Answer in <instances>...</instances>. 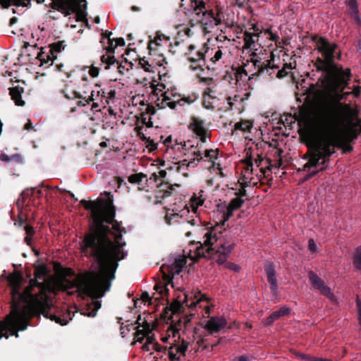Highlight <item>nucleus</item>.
I'll list each match as a JSON object with an SVG mask.
<instances>
[{"instance_id":"49","label":"nucleus","mask_w":361,"mask_h":361,"mask_svg":"<svg viewBox=\"0 0 361 361\" xmlns=\"http://www.w3.org/2000/svg\"><path fill=\"white\" fill-rule=\"evenodd\" d=\"M134 336L136 341L141 343L144 341L145 337H146V333L143 330H140L137 327Z\"/></svg>"},{"instance_id":"6","label":"nucleus","mask_w":361,"mask_h":361,"mask_svg":"<svg viewBox=\"0 0 361 361\" xmlns=\"http://www.w3.org/2000/svg\"><path fill=\"white\" fill-rule=\"evenodd\" d=\"M271 42L267 41V44H264L259 47L260 51L255 53L254 57L251 60V66L254 67V71L248 68L250 66L249 61L233 64L231 71L227 72V75L231 80H235L236 82H245L250 80L252 77L267 76L269 75V71L271 68Z\"/></svg>"},{"instance_id":"5","label":"nucleus","mask_w":361,"mask_h":361,"mask_svg":"<svg viewBox=\"0 0 361 361\" xmlns=\"http://www.w3.org/2000/svg\"><path fill=\"white\" fill-rule=\"evenodd\" d=\"M219 228H221V226L216 225L212 230L206 229L207 232L204 234V241L203 243L198 242L200 246L196 249V254L199 257L211 258L219 265L225 264L226 267L238 272L240 270L238 265L231 262L226 263L227 259L234 249L235 244L220 242L215 247H213V245L220 239L219 235L221 234V231L219 232L218 235L217 229Z\"/></svg>"},{"instance_id":"27","label":"nucleus","mask_w":361,"mask_h":361,"mask_svg":"<svg viewBox=\"0 0 361 361\" xmlns=\"http://www.w3.org/2000/svg\"><path fill=\"white\" fill-rule=\"evenodd\" d=\"M63 93L64 94V97L68 99H75V98H78V99H82L84 100H85V102L87 103V104H90L91 102H94L95 98V94H94V91L92 90V92H91V95L89 96L88 97H83L79 92H76V91H73L72 92V96H70L67 94L65 93V90H63Z\"/></svg>"},{"instance_id":"40","label":"nucleus","mask_w":361,"mask_h":361,"mask_svg":"<svg viewBox=\"0 0 361 361\" xmlns=\"http://www.w3.org/2000/svg\"><path fill=\"white\" fill-rule=\"evenodd\" d=\"M212 92V89L208 87L205 90L204 92V100H203V106L207 109H213L214 106L212 104V103L209 101H207L206 99V96H208L209 97L212 98V96L211 95V92Z\"/></svg>"},{"instance_id":"36","label":"nucleus","mask_w":361,"mask_h":361,"mask_svg":"<svg viewBox=\"0 0 361 361\" xmlns=\"http://www.w3.org/2000/svg\"><path fill=\"white\" fill-rule=\"evenodd\" d=\"M180 219H182V216H180L177 213H173L171 214H167L165 216V221L169 225H172L174 223H178L179 222Z\"/></svg>"},{"instance_id":"53","label":"nucleus","mask_w":361,"mask_h":361,"mask_svg":"<svg viewBox=\"0 0 361 361\" xmlns=\"http://www.w3.org/2000/svg\"><path fill=\"white\" fill-rule=\"evenodd\" d=\"M281 121L285 126H288L293 123H295V119L291 115H284L281 118Z\"/></svg>"},{"instance_id":"63","label":"nucleus","mask_w":361,"mask_h":361,"mask_svg":"<svg viewBox=\"0 0 361 361\" xmlns=\"http://www.w3.org/2000/svg\"><path fill=\"white\" fill-rule=\"evenodd\" d=\"M139 63L145 69V71H150L149 67L151 65H149V62L145 59H140Z\"/></svg>"},{"instance_id":"23","label":"nucleus","mask_w":361,"mask_h":361,"mask_svg":"<svg viewBox=\"0 0 361 361\" xmlns=\"http://www.w3.org/2000/svg\"><path fill=\"white\" fill-rule=\"evenodd\" d=\"M125 45V41L123 38H116L113 39H109V45L105 48L106 54L104 55H114L115 49L118 47H122Z\"/></svg>"},{"instance_id":"60","label":"nucleus","mask_w":361,"mask_h":361,"mask_svg":"<svg viewBox=\"0 0 361 361\" xmlns=\"http://www.w3.org/2000/svg\"><path fill=\"white\" fill-rule=\"evenodd\" d=\"M157 112L155 107L153 105L149 104L146 106L145 111L143 113L146 114H149L150 116L154 115Z\"/></svg>"},{"instance_id":"25","label":"nucleus","mask_w":361,"mask_h":361,"mask_svg":"<svg viewBox=\"0 0 361 361\" xmlns=\"http://www.w3.org/2000/svg\"><path fill=\"white\" fill-rule=\"evenodd\" d=\"M29 308V310H30V314L32 315V316H37V317H39L41 314L44 315L46 318H49L51 321H54L57 324H59L61 325H66L67 323H68V321L65 319H61L60 317L57 316V315H55V314H51L49 313V310H50V306L48 305V307H47V312H48V314L47 316H45L43 313H40L39 314H35L30 307Z\"/></svg>"},{"instance_id":"8","label":"nucleus","mask_w":361,"mask_h":361,"mask_svg":"<svg viewBox=\"0 0 361 361\" xmlns=\"http://www.w3.org/2000/svg\"><path fill=\"white\" fill-rule=\"evenodd\" d=\"M82 3H84V9H86L85 0H52L49 7L61 12L64 16H68L71 13L76 12Z\"/></svg>"},{"instance_id":"33","label":"nucleus","mask_w":361,"mask_h":361,"mask_svg":"<svg viewBox=\"0 0 361 361\" xmlns=\"http://www.w3.org/2000/svg\"><path fill=\"white\" fill-rule=\"evenodd\" d=\"M353 262L357 269L361 270V245L355 250Z\"/></svg>"},{"instance_id":"64","label":"nucleus","mask_w":361,"mask_h":361,"mask_svg":"<svg viewBox=\"0 0 361 361\" xmlns=\"http://www.w3.org/2000/svg\"><path fill=\"white\" fill-rule=\"evenodd\" d=\"M230 361H250V360L246 355H240L235 357Z\"/></svg>"},{"instance_id":"45","label":"nucleus","mask_w":361,"mask_h":361,"mask_svg":"<svg viewBox=\"0 0 361 361\" xmlns=\"http://www.w3.org/2000/svg\"><path fill=\"white\" fill-rule=\"evenodd\" d=\"M292 68L290 64H285L281 70L278 71L276 75L277 78H281L285 77Z\"/></svg>"},{"instance_id":"10","label":"nucleus","mask_w":361,"mask_h":361,"mask_svg":"<svg viewBox=\"0 0 361 361\" xmlns=\"http://www.w3.org/2000/svg\"><path fill=\"white\" fill-rule=\"evenodd\" d=\"M310 282L314 289L317 290L320 294L326 297L332 302L336 301V297L330 287L326 285L324 281L312 271L308 272Z\"/></svg>"},{"instance_id":"13","label":"nucleus","mask_w":361,"mask_h":361,"mask_svg":"<svg viewBox=\"0 0 361 361\" xmlns=\"http://www.w3.org/2000/svg\"><path fill=\"white\" fill-rule=\"evenodd\" d=\"M188 128L192 131L202 142H206L208 135V130L204 127V122L202 119L192 116L188 125Z\"/></svg>"},{"instance_id":"59","label":"nucleus","mask_w":361,"mask_h":361,"mask_svg":"<svg viewBox=\"0 0 361 361\" xmlns=\"http://www.w3.org/2000/svg\"><path fill=\"white\" fill-rule=\"evenodd\" d=\"M99 71H100L99 68L96 67V66L92 65V66L90 67V68L89 70V74L92 78H96V77H97L99 75Z\"/></svg>"},{"instance_id":"42","label":"nucleus","mask_w":361,"mask_h":361,"mask_svg":"<svg viewBox=\"0 0 361 361\" xmlns=\"http://www.w3.org/2000/svg\"><path fill=\"white\" fill-rule=\"evenodd\" d=\"M195 298L196 301H192V302H191L190 304H189V305L187 304V305L189 306L190 307H195L198 302L207 300L206 295L202 293L200 291H198L195 295Z\"/></svg>"},{"instance_id":"1","label":"nucleus","mask_w":361,"mask_h":361,"mask_svg":"<svg viewBox=\"0 0 361 361\" xmlns=\"http://www.w3.org/2000/svg\"><path fill=\"white\" fill-rule=\"evenodd\" d=\"M358 111L348 104L312 106L301 114L300 135L308 147L309 159L305 169L309 176L326 169V164L336 152L353 150L350 142L361 133Z\"/></svg>"},{"instance_id":"46","label":"nucleus","mask_w":361,"mask_h":361,"mask_svg":"<svg viewBox=\"0 0 361 361\" xmlns=\"http://www.w3.org/2000/svg\"><path fill=\"white\" fill-rule=\"evenodd\" d=\"M161 104L163 105V106L165 105L166 106H169L171 109H175L176 107L177 106L178 102L174 101L171 102L169 97L164 95L161 102Z\"/></svg>"},{"instance_id":"12","label":"nucleus","mask_w":361,"mask_h":361,"mask_svg":"<svg viewBox=\"0 0 361 361\" xmlns=\"http://www.w3.org/2000/svg\"><path fill=\"white\" fill-rule=\"evenodd\" d=\"M101 62L102 64L105 65L104 68L106 70L111 68L112 66H116L118 72L121 75H123L126 72L132 69L133 67V63L131 61H128L126 59H125L124 63H120L118 60L116 59L114 55H102L101 56Z\"/></svg>"},{"instance_id":"56","label":"nucleus","mask_w":361,"mask_h":361,"mask_svg":"<svg viewBox=\"0 0 361 361\" xmlns=\"http://www.w3.org/2000/svg\"><path fill=\"white\" fill-rule=\"evenodd\" d=\"M173 346H171L168 350V355L171 361H178L180 360V357L177 356L176 352L173 351Z\"/></svg>"},{"instance_id":"34","label":"nucleus","mask_w":361,"mask_h":361,"mask_svg":"<svg viewBox=\"0 0 361 361\" xmlns=\"http://www.w3.org/2000/svg\"><path fill=\"white\" fill-rule=\"evenodd\" d=\"M143 179H145V180H146L147 176H146V175H145L142 173H134V174L130 175L128 177V181L130 183H133V184L137 183V184L140 185L141 182L142 181Z\"/></svg>"},{"instance_id":"21","label":"nucleus","mask_w":361,"mask_h":361,"mask_svg":"<svg viewBox=\"0 0 361 361\" xmlns=\"http://www.w3.org/2000/svg\"><path fill=\"white\" fill-rule=\"evenodd\" d=\"M23 89L18 86L9 88V94L11 99L15 102V104L20 106H23L25 102L22 99V94Z\"/></svg>"},{"instance_id":"24","label":"nucleus","mask_w":361,"mask_h":361,"mask_svg":"<svg viewBox=\"0 0 361 361\" xmlns=\"http://www.w3.org/2000/svg\"><path fill=\"white\" fill-rule=\"evenodd\" d=\"M345 4L348 7L350 16L353 18L357 23H359L360 19L358 16L357 0H346Z\"/></svg>"},{"instance_id":"37","label":"nucleus","mask_w":361,"mask_h":361,"mask_svg":"<svg viewBox=\"0 0 361 361\" xmlns=\"http://www.w3.org/2000/svg\"><path fill=\"white\" fill-rule=\"evenodd\" d=\"M82 7L84 8V4L83 5L81 4V6L80 7V8L75 12L76 13V20L78 22L85 23L86 25H87L88 20L87 18V13L85 11H82V9H81Z\"/></svg>"},{"instance_id":"55","label":"nucleus","mask_w":361,"mask_h":361,"mask_svg":"<svg viewBox=\"0 0 361 361\" xmlns=\"http://www.w3.org/2000/svg\"><path fill=\"white\" fill-rule=\"evenodd\" d=\"M166 171L165 170H160L158 173H153L152 174V177H151V179L152 178H154V180L155 181L157 180L158 178H166Z\"/></svg>"},{"instance_id":"54","label":"nucleus","mask_w":361,"mask_h":361,"mask_svg":"<svg viewBox=\"0 0 361 361\" xmlns=\"http://www.w3.org/2000/svg\"><path fill=\"white\" fill-rule=\"evenodd\" d=\"M195 157L190 161L188 163V166H190L192 164H196L195 161L197 162H200L203 159L202 154L200 152V151H197L194 152Z\"/></svg>"},{"instance_id":"15","label":"nucleus","mask_w":361,"mask_h":361,"mask_svg":"<svg viewBox=\"0 0 361 361\" xmlns=\"http://www.w3.org/2000/svg\"><path fill=\"white\" fill-rule=\"evenodd\" d=\"M226 326L227 321L224 317H212L205 322L203 328L208 331L209 334L213 335L219 333Z\"/></svg>"},{"instance_id":"31","label":"nucleus","mask_w":361,"mask_h":361,"mask_svg":"<svg viewBox=\"0 0 361 361\" xmlns=\"http://www.w3.org/2000/svg\"><path fill=\"white\" fill-rule=\"evenodd\" d=\"M290 311L291 310L287 306H282L279 310L272 312V321L288 315Z\"/></svg>"},{"instance_id":"38","label":"nucleus","mask_w":361,"mask_h":361,"mask_svg":"<svg viewBox=\"0 0 361 361\" xmlns=\"http://www.w3.org/2000/svg\"><path fill=\"white\" fill-rule=\"evenodd\" d=\"M161 271L162 272V279L165 282V285L167 286L169 284H171V286H173V276L170 272H167L166 269H161V267L160 268Z\"/></svg>"},{"instance_id":"30","label":"nucleus","mask_w":361,"mask_h":361,"mask_svg":"<svg viewBox=\"0 0 361 361\" xmlns=\"http://www.w3.org/2000/svg\"><path fill=\"white\" fill-rule=\"evenodd\" d=\"M170 324L171 325L168 329V332L171 333L173 337H176L177 334H179V331L182 324V320L180 319H178L177 321L173 319V322Z\"/></svg>"},{"instance_id":"57","label":"nucleus","mask_w":361,"mask_h":361,"mask_svg":"<svg viewBox=\"0 0 361 361\" xmlns=\"http://www.w3.org/2000/svg\"><path fill=\"white\" fill-rule=\"evenodd\" d=\"M142 126H136L135 128V131L136 132L137 137H139V138L144 142L145 140H147V137H146L145 134L142 133Z\"/></svg>"},{"instance_id":"44","label":"nucleus","mask_w":361,"mask_h":361,"mask_svg":"<svg viewBox=\"0 0 361 361\" xmlns=\"http://www.w3.org/2000/svg\"><path fill=\"white\" fill-rule=\"evenodd\" d=\"M31 0H12L13 4L17 6L27 7L30 5ZM37 4H42L44 0H35Z\"/></svg>"},{"instance_id":"43","label":"nucleus","mask_w":361,"mask_h":361,"mask_svg":"<svg viewBox=\"0 0 361 361\" xmlns=\"http://www.w3.org/2000/svg\"><path fill=\"white\" fill-rule=\"evenodd\" d=\"M173 314H171L170 308L169 307H166L162 313L161 314V316L164 320H167V322L173 323Z\"/></svg>"},{"instance_id":"19","label":"nucleus","mask_w":361,"mask_h":361,"mask_svg":"<svg viewBox=\"0 0 361 361\" xmlns=\"http://www.w3.org/2000/svg\"><path fill=\"white\" fill-rule=\"evenodd\" d=\"M101 306L100 301L93 300L92 302L85 305L82 310L81 314L89 317H94L97 315V311L101 308Z\"/></svg>"},{"instance_id":"17","label":"nucleus","mask_w":361,"mask_h":361,"mask_svg":"<svg viewBox=\"0 0 361 361\" xmlns=\"http://www.w3.org/2000/svg\"><path fill=\"white\" fill-rule=\"evenodd\" d=\"M54 289L57 288L61 290H67L74 288L78 286V281H71L66 276H62L59 279L56 280L54 283Z\"/></svg>"},{"instance_id":"51","label":"nucleus","mask_w":361,"mask_h":361,"mask_svg":"<svg viewBox=\"0 0 361 361\" xmlns=\"http://www.w3.org/2000/svg\"><path fill=\"white\" fill-rule=\"evenodd\" d=\"M188 343L185 341L184 340H183L181 344L180 345L176 347V353H180L183 355H185V352L188 350Z\"/></svg>"},{"instance_id":"32","label":"nucleus","mask_w":361,"mask_h":361,"mask_svg":"<svg viewBox=\"0 0 361 361\" xmlns=\"http://www.w3.org/2000/svg\"><path fill=\"white\" fill-rule=\"evenodd\" d=\"M252 123L249 121H242L235 124V129L243 132H250Z\"/></svg>"},{"instance_id":"20","label":"nucleus","mask_w":361,"mask_h":361,"mask_svg":"<svg viewBox=\"0 0 361 361\" xmlns=\"http://www.w3.org/2000/svg\"><path fill=\"white\" fill-rule=\"evenodd\" d=\"M184 266V261L176 259L171 264H163L161 269H166L167 272H170L173 276L175 274H179Z\"/></svg>"},{"instance_id":"28","label":"nucleus","mask_w":361,"mask_h":361,"mask_svg":"<svg viewBox=\"0 0 361 361\" xmlns=\"http://www.w3.org/2000/svg\"><path fill=\"white\" fill-rule=\"evenodd\" d=\"M224 341H226L225 337H221L215 343L212 344L207 343V341L206 339H201L197 341V343L199 345V347H202V349L204 350H207L211 348L212 351L215 347L222 343Z\"/></svg>"},{"instance_id":"62","label":"nucleus","mask_w":361,"mask_h":361,"mask_svg":"<svg viewBox=\"0 0 361 361\" xmlns=\"http://www.w3.org/2000/svg\"><path fill=\"white\" fill-rule=\"evenodd\" d=\"M152 348L157 352L166 351L167 348L165 346H162L158 342H156L152 346Z\"/></svg>"},{"instance_id":"11","label":"nucleus","mask_w":361,"mask_h":361,"mask_svg":"<svg viewBox=\"0 0 361 361\" xmlns=\"http://www.w3.org/2000/svg\"><path fill=\"white\" fill-rule=\"evenodd\" d=\"M250 30H253V32L245 30L243 33L245 47L247 49L250 48L252 37H257L256 41H260L264 37L267 40H271V27L264 29L259 28L257 25H252V27Z\"/></svg>"},{"instance_id":"39","label":"nucleus","mask_w":361,"mask_h":361,"mask_svg":"<svg viewBox=\"0 0 361 361\" xmlns=\"http://www.w3.org/2000/svg\"><path fill=\"white\" fill-rule=\"evenodd\" d=\"M204 157L208 159L209 161L214 162L218 158V149H206L204 152Z\"/></svg>"},{"instance_id":"50","label":"nucleus","mask_w":361,"mask_h":361,"mask_svg":"<svg viewBox=\"0 0 361 361\" xmlns=\"http://www.w3.org/2000/svg\"><path fill=\"white\" fill-rule=\"evenodd\" d=\"M256 38L257 37H252V41L250 43V49H253L255 51H257V49L256 47L257 45H259V47H262L264 44H267V42L265 41L267 39L265 37H263L262 39L260 40V41H256Z\"/></svg>"},{"instance_id":"35","label":"nucleus","mask_w":361,"mask_h":361,"mask_svg":"<svg viewBox=\"0 0 361 361\" xmlns=\"http://www.w3.org/2000/svg\"><path fill=\"white\" fill-rule=\"evenodd\" d=\"M162 38L165 39L166 40L169 39V37H166L164 35H158L157 37H155L154 39V40L150 41V42L148 45V49H149V51H152V50H154V51L157 50V49L155 47H154L153 45H154L155 47L161 46V44L159 42L162 40Z\"/></svg>"},{"instance_id":"61","label":"nucleus","mask_w":361,"mask_h":361,"mask_svg":"<svg viewBox=\"0 0 361 361\" xmlns=\"http://www.w3.org/2000/svg\"><path fill=\"white\" fill-rule=\"evenodd\" d=\"M197 77L200 78V82H204L207 85H211L214 82V79L210 77H201L200 73L197 74Z\"/></svg>"},{"instance_id":"29","label":"nucleus","mask_w":361,"mask_h":361,"mask_svg":"<svg viewBox=\"0 0 361 361\" xmlns=\"http://www.w3.org/2000/svg\"><path fill=\"white\" fill-rule=\"evenodd\" d=\"M64 41H59L54 43L51 44L48 49H49V52L56 59V54L61 52L64 49L66 44H64Z\"/></svg>"},{"instance_id":"41","label":"nucleus","mask_w":361,"mask_h":361,"mask_svg":"<svg viewBox=\"0 0 361 361\" xmlns=\"http://www.w3.org/2000/svg\"><path fill=\"white\" fill-rule=\"evenodd\" d=\"M243 202L244 200L240 197H236L231 200L228 206L231 209L236 210L242 206Z\"/></svg>"},{"instance_id":"3","label":"nucleus","mask_w":361,"mask_h":361,"mask_svg":"<svg viewBox=\"0 0 361 361\" xmlns=\"http://www.w3.org/2000/svg\"><path fill=\"white\" fill-rule=\"evenodd\" d=\"M50 272L46 264H35L34 279L30 280L29 285L23 291L24 279L21 272L14 271L6 276L11 288V311L0 322V339L3 337L8 338L10 336L18 338V331H25L29 326V318L21 308L23 303L26 304L35 314H48L47 293L54 291Z\"/></svg>"},{"instance_id":"58","label":"nucleus","mask_w":361,"mask_h":361,"mask_svg":"<svg viewBox=\"0 0 361 361\" xmlns=\"http://www.w3.org/2000/svg\"><path fill=\"white\" fill-rule=\"evenodd\" d=\"M308 250L311 253L317 252V246L313 239H310L308 240Z\"/></svg>"},{"instance_id":"7","label":"nucleus","mask_w":361,"mask_h":361,"mask_svg":"<svg viewBox=\"0 0 361 361\" xmlns=\"http://www.w3.org/2000/svg\"><path fill=\"white\" fill-rule=\"evenodd\" d=\"M223 56V52L220 47L212 48L207 47L206 44L202 49L196 53L194 57H189L190 62V68L195 71L203 72L205 69L210 70V65L207 64L206 58L209 59V62L212 64L219 61Z\"/></svg>"},{"instance_id":"26","label":"nucleus","mask_w":361,"mask_h":361,"mask_svg":"<svg viewBox=\"0 0 361 361\" xmlns=\"http://www.w3.org/2000/svg\"><path fill=\"white\" fill-rule=\"evenodd\" d=\"M37 59L40 61L41 66H44L48 63L49 61H51L52 63L55 59L53 55L50 54L49 50L48 52H47L44 50V49H42L40 52L38 53Z\"/></svg>"},{"instance_id":"14","label":"nucleus","mask_w":361,"mask_h":361,"mask_svg":"<svg viewBox=\"0 0 361 361\" xmlns=\"http://www.w3.org/2000/svg\"><path fill=\"white\" fill-rule=\"evenodd\" d=\"M348 80H347V83H348ZM347 85L348 84L343 85L337 90H331L329 88H326V90H329V91L336 92V95H335L336 102L334 103V104H321L317 105L316 106H326V105H336L338 104H342L341 102V101L345 100L347 99V97L348 95H350V94H353L355 97H358L361 92V87L355 86V87H354L352 92H343V91Z\"/></svg>"},{"instance_id":"4","label":"nucleus","mask_w":361,"mask_h":361,"mask_svg":"<svg viewBox=\"0 0 361 361\" xmlns=\"http://www.w3.org/2000/svg\"><path fill=\"white\" fill-rule=\"evenodd\" d=\"M317 49L321 54L317 57L314 66L322 71V82L325 88L337 90L343 85L347 84L350 78V68L343 69L334 63L335 54L338 49L335 43H331L324 37H319L316 42Z\"/></svg>"},{"instance_id":"48","label":"nucleus","mask_w":361,"mask_h":361,"mask_svg":"<svg viewBox=\"0 0 361 361\" xmlns=\"http://www.w3.org/2000/svg\"><path fill=\"white\" fill-rule=\"evenodd\" d=\"M154 290L159 293L160 296H161L164 294H165V295L169 294V289L166 288V286L165 284L162 285L161 283H157L154 286Z\"/></svg>"},{"instance_id":"2","label":"nucleus","mask_w":361,"mask_h":361,"mask_svg":"<svg viewBox=\"0 0 361 361\" xmlns=\"http://www.w3.org/2000/svg\"><path fill=\"white\" fill-rule=\"evenodd\" d=\"M107 200L96 201L82 200L80 204L92 213V221L80 243L81 251L92 258L99 267V273L92 276L85 286L87 293L93 298H102L110 290L118 262L125 259L128 252L123 250L126 243L122 241L124 228L115 220L116 208L113 196L105 192Z\"/></svg>"},{"instance_id":"22","label":"nucleus","mask_w":361,"mask_h":361,"mask_svg":"<svg viewBox=\"0 0 361 361\" xmlns=\"http://www.w3.org/2000/svg\"><path fill=\"white\" fill-rule=\"evenodd\" d=\"M274 142H275L272 139V168H279L282 166L281 153L283 151L276 146L273 147L274 145Z\"/></svg>"},{"instance_id":"18","label":"nucleus","mask_w":361,"mask_h":361,"mask_svg":"<svg viewBox=\"0 0 361 361\" xmlns=\"http://www.w3.org/2000/svg\"><path fill=\"white\" fill-rule=\"evenodd\" d=\"M174 186L179 187L180 185H171L168 182L160 183L158 185L159 190L157 191V197L165 199L168 197H170L172 194V191L174 190Z\"/></svg>"},{"instance_id":"47","label":"nucleus","mask_w":361,"mask_h":361,"mask_svg":"<svg viewBox=\"0 0 361 361\" xmlns=\"http://www.w3.org/2000/svg\"><path fill=\"white\" fill-rule=\"evenodd\" d=\"M147 140H145L144 142L146 144V147L148 148L149 152L155 151L157 149L158 144L155 142L152 139L149 137H147Z\"/></svg>"},{"instance_id":"16","label":"nucleus","mask_w":361,"mask_h":361,"mask_svg":"<svg viewBox=\"0 0 361 361\" xmlns=\"http://www.w3.org/2000/svg\"><path fill=\"white\" fill-rule=\"evenodd\" d=\"M209 8L204 0L190 1L189 11L194 13L197 18L204 14V11Z\"/></svg>"},{"instance_id":"9","label":"nucleus","mask_w":361,"mask_h":361,"mask_svg":"<svg viewBox=\"0 0 361 361\" xmlns=\"http://www.w3.org/2000/svg\"><path fill=\"white\" fill-rule=\"evenodd\" d=\"M221 11L216 6V9L208 8L204 11V14L198 18L199 23L202 25L204 29H213L216 26H219L222 24V20L220 17Z\"/></svg>"},{"instance_id":"52","label":"nucleus","mask_w":361,"mask_h":361,"mask_svg":"<svg viewBox=\"0 0 361 361\" xmlns=\"http://www.w3.org/2000/svg\"><path fill=\"white\" fill-rule=\"evenodd\" d=\"M168 307L170 308L171 314H175L180 310L182 305L179 301L176 300Z\"/></svg>"}]
</instances>
